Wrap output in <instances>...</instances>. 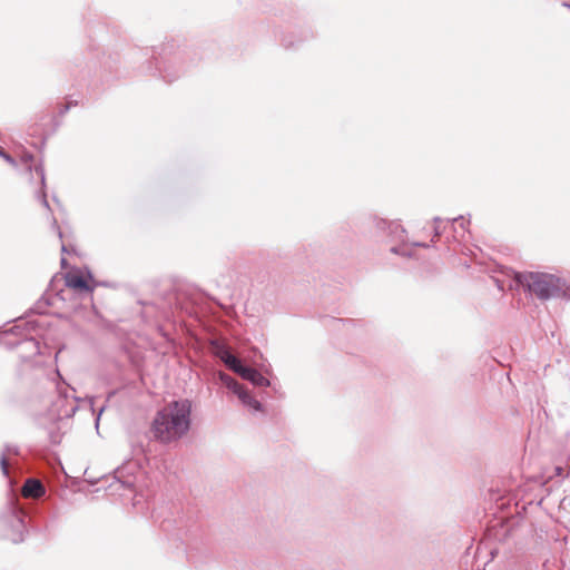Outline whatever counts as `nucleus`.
Returning <instances> with one entry per match:
<instances>
[{"mask_svg":"<svg viewBox=\"0 0 570 570\" xmlns=\"http://www.w3.org/2000/svg\"><path fill=\"white\" fill-rule=\"evenodd\" d=\"M517 285L522 286L529 293L535 295L539 299L546 301L559 295L562 289L559 277L540 272L514 273Z\"/></svg>","mask_w":570,"mask_h":570,"instance_id":"nucleus-2","label":"nucleus"},{"mask_svg":"<svg viewBox=\"0 0 570 570\" xmlns=\"http://www.w3.org/2000/svg\"><path fill=\"white\" fill-rule=\"evenodd\" d=\"M43 484L37 479H28L21 489L23 498L39 499L45 494Z\"/></svg>","mask_w":570,"mask_h":570,"instance_id":"nucleus-4","label":"nucleus"},{"mask_svg":"<svg viewBox=\"0 0 570 570\" xmlns=\"http://www.w3.org/2000/svg\"><path fill=\"white\" fill-rule=\"evenodd\" d=\"M220 380L233 392L236 391L240 386V384L236 380H234L232 376H229L227 374L222 373Z\"/></svg>","mask_w":570,"mask_h":570,"instance_id":"nucleus-9","label":"nucleus"},{"mask_svg":"<svg viewBox=\"0 0 570 570\" xmlns=\"http://www.w3.org/2000/svg\"><path fill=\"white\" fill-rule=\"evenodd\" d=\"M0 157H2L8 164H10L11 166H17V161L16 159L9 155L8 153H6L3 150V148L0 147Z\"/></svg>","mask_w":570,"mask_h":570,"instance_id":"nucleus-10","label":"nucleus"},{"mask_svg":"<svg viewBox=\"0 0 570 570\" xmlns=\"http://www.w3.org/2000/svg\"><path fill=\"white\" fill-rule=\"evenodd\" d=\"M20 160L23 165L27 166L29 170H31L32 166L35 167V171L40 179L41 184H45V170L41 165L35 163V157L32 154L23 150L20 155Z\"/></svg>","mask_w":570,"mask_h":570,"instance_id":"nucleus-6","label":"nucleus"},{"mask_svg":"<svg viewBox=\"0 0 570 570\" xmlns=\"http://www.w3.org/2000/svg\"><path fill=\"white\" fill-rule=\"evenodd\" d=\"M190 403L187 400L175 401L159 411L153 423L156 439L168 443L187 433L190 425Z\"/></svg>","mask_w":570,"mask_h":570,"instance_id":"nucleus-1","label":"nucleus"},{"mask_svg":"<svg viewBox=\"0 0 570 570\" xmlns=\"http://www.w3.org/2000/svg\"><path fill=\"white\" fill-rule=\"evenodd\" d=\"M65 285L76 293H91L95 289V279L90 274L76 269L65 275Z\"/></svg>","mask_w":570,"mask_h":570,"instance_id":"nucleus-3","label":"nucleus"},{"mask_svg":"<svg viewBox=\"0 0 570 570\" xmlns=\"http://www.w3.org/2000/svg\"><path fill=\"white\" fill-rule=\"evenodd\" d=\"M1 468L4 474H8V460L7 458L2 456L1 459Z\"/></svg>","mask_w":570,"mask_h":570,"instance_id":"nucleus-11","label":"nucleus"},{"mask_svg":"<svg viewBox=\"0 0 570 570\" xmlns=\"http://www.w3.org/2000/svg\"><path fill=\"white\" fill-rule=\"evenodd\" d=\"M218 355H219L220 360L226 364V366H228V368H230L235 373L242 365L240 361L236 356L230 354V352L227 350H222L218 353Z\"/></svg>","mask_w":570,"mask_h":570,"instance_id":"nucleus-8","label":"nucleus"},{"mask_svg":"<svg viewBox=\"0 0 570 570\" xmlns=\"http://www.w3.org/2000/svg\"><path fill=\"white\" fill-rule=\"evenodd\" d=\"M236 374L240 375L244 380H247L257 386L269 385L268 380L255 368L240 365Z\"/></svg>","mask_w":570,"mask_h":570,"instance_id":"nucleus-5","label":"nucleus"},{"mask_svg":"<svg viewBox=\"0 0 570 570\" xmlns=\"http://www.w3.org/2000/svg\"><path fill=\"white\" fill-rule=\"evenodd\" d=\"M235 394L239 397V400L247 406L258 411L261 409V403L255 400L245 389L243 385H240L236 391H234Z\"/></svg>","mask_w":570,"mask_h":570,"instance_id":"nucleus-7","label":"nucleus"}]
</instances>
